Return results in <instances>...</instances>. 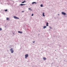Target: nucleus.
<instances>
[{
	"label": "nucleus",
	"mask_w": 67,
	"mask_h": 67,
	"mask_svg": "<svg viewBox=\"0 0 67 67\" xmlns=\"http://www.w3.org/2000/svg\"><path fill=\"white\" fill-rule=\"evenodd\" d=\"M45 14V13L43 12V14H42V15H43V16H45V15H44V14Z\"/></svg>",
	"instance_id": "nucleus-6"
},
{
	"label": "nucleus",
	"mask_w": 67,
	"mask_h": 67,
	"mask_svg": "<svg viewBox=\"0 0 67 67\" xmlns=\"http://www.w3.org/2000/svg\"><path fill=\"white\" fill-rule=\"evenodd\" d=\"M62 13L63 15H66V14L64 12H62Z\"/></svg>",
	"instance_id": "nucleus-4"
},
{
	"label": "nucleus",
	"mask_w": 67,
	"mask_h": 67,
	"mask_svg": "<svg viewBox=\"0 0 67 67\" xmlns=\"http://www.w3.org/2000/svg\"><path fill=\"white\" fill-rule=\"evenodd\" d=\"M34 15V14H32L31 16H33Z\"/></svg>",
	"instance_id": "nucleus-18"
},
{
	"label": "nucleus",
	"mask_w": 67,
	"mask_h": 67,
	"mask_svg": "<svg viewBox=\"0 0 67 67\" xmlns=\"http://www.w3.org/2000/svg\"><path fill=\"white\" fill-rule=\"evenodd\" d=\"M43 4H41V5L40 6L41 7H43V5H42Z\"/></svg>",
	"instance_id": "nucleus-14"
},
{
	"label": "nucleus",
	"mask_w": 67,
	"mask_h": 67,
	"mask_svg": "<svg viewBox=\"0 0 67 67\" xmlns=\"http://www.w3.org/2000/svg\"><path fill=\"white\" fill-rule=\"evenodd\" d=\"M45 28H46V26H43V29H45Z\"/></svg>",
	"instance_id": "nucleus-13"
},
{
	"label": "nucleus",
	"mask_w": 67,
	"mask_h": 67,
	"mask_svg": "<svg viewBox=\"0 0 67 67\" xmlns=\"http://www.w3.org/2000/svg\"><path fill=\"white\" fill-rule=\"evenodd\" d=\"M25 58L26 59L27 58V57H29V55L28 54H27L25 55Z\"/></svg>",
	"instance_id": "nucleus-2"
},
{
	"label": "nucleus",
	"mask_w": 67,
	"mask_h": 67,
	"mask_svg": "<svg viewBox=\"0 0 67 67\" xmlns=\"http://www.w3.org/2000/svg\"><path fill=\"white\" fill-rule=\"evenodd\" d=\"M35 43V41H33V43Z\"/></svg>",
	"instance_id": "nucleus-19"
},
{
	"label": "nucleus",
	"mask_w": 67,
	"mask_h": 67,
	"mask_svg": "<svg viewBox=\"0 0 67 67\" xmlns=\"http://www.w3.org/2000/svg\"><path fill=\"white\" fill-rule=\"evenodd\" d=\"M24 12V11H23L22 12Z\"/></svg>",
	"instance_id": "nucleus-20"
},
{
	"label": "nucleus",
	"mask_w": 67,
	"mask_h": 67,
	"mask_svg": "<svg viewBox=\"0 0 67 67\" xmlns=\"http://www.w3.org/2000/svg\"><path fill=\"white\" fill-rule=\"evenodd\" d=\"M2 30V28H0V31H1V30Z\"/></svg>",
	"instance_id": "nucleus-16"
},
{
	"label": "nucleus",
	"mask_w": 67,
	"mask_h": 67,
	"mask_svg": "<svg viewBox=\"0 0 67 67\" xmlns=\"http://www.w3.org/2000/svg\"><path fill=\"white\" fill-rule=\"evenodd\" d=\"M43 60H46V58L44 57L43 58Z\"/></svg>",
	"instance_id": "nucleus-5"
},
{
	"label": "nucleus",
	"mask_w": 67,
	"mask_h": 67,
	"mask_svg": "<svg viewBox=\"0 0 67 67\" xmlns=\"http://www.w3.org/2000/svg\"><path fill=\"white\" fill-rule=\"evenodd\" d=\"M10 51L11 53H13L14 52V51L13 50V48H11L10 49Z\"/></svg>",
	"instance_id": "nucleus-1"
},
{
	"label": "nucleus",
	"mask_w": 67,
	"mask_h": 67,
	"mask_svg": "<svg viewBox=\"0 0 67 67\" xmlns=\"http://www.w3.org/2000/svg\"><path fill=\"white\" fill-rule=\"evenodd\" d=\"M7 20H9L10 19L8 18H6Z\"/></svg>",
	"instance_id": "nucleus-8"
},
{
	"label": "nucleus",
	"mask_w": 67,
	"mask_h": 67,
	"mask_svg": "<svg viewBox=\"0 0 67 67\" xmlns=\"http://www.w3.org/2000/svg\"><path fill=\"white\" fill-rule=\"evenodd\" d=\"M46 26H48V23H46Z\"/></svg>",
	"instance_id": "nucleus-9"
},
{
	"label": "nucleus",
	"mask_w": 67,
	"mask_h": 67,
	"mask_svg": "<svg viewBox=\"0 0 67 67\" xmlns=\"http://www.w3.org/2000/svg\"><path fill=\"white\" fill-rule=\"evenodd\" d=\"M26 4H20V5H21V6H22V5H25Z\"/></svg>",
	"instance_id": "nucleus-7"
},
{
	"label": "nucleus",
	"mask_w": 67,
	"mask_h": 67,
	"mask_svg": "<svg viewBox=\"0 0 67 67\" xmlns=\"http://www.w3.org/2000/svg\"><path fill=\"white\" fill-rule=\"evenodd\" d=\"M18 32L19 33H20L21 34H22V32H20V31H18Z\"/></svg>",
	"instance_id": "nucleus-11"
},
{
	"label": "nucleus",
	"mask_w": 67,
	"mask_h": 67,
	"mask_svg": "<svg viewBox=\"0 0 67 67\" xmlns=\"http://www.w3.org/2000/svg\"><path fill=\"white\" fill-rule=\"evenodd\" d=\"M34 3H35V4H36V3L35 2H33L32 3V4H34Z\"/></svg>",
	"instance_id": "nucleus-10"
},
{
	"label": "nucleus",
	"mask_w": 67,
	"mask_h": 67,
	"mask_svg": "<svg viewBox=\"0 0 67 67\" xmlns=\"http://www.w3.org/2000/svg\"><path fill=\"white\" fill-rule=\"evenodd\" d=\"M5 12H7V9H6L5 10Z\"/></svg>",
	"instance_id": "nucleus-17"
},
{
	"label": "nucleus",
	"mask_w": 67,
	"mask_h": 67,
	"mask_svg": "<svg viewBox=\"0 0 67 67\" xmlns=\"http://www.w3.org/2000/svg\"><path fill=\"white\" fill-rule=\"evenodd\" d=\"M29 9L31 10V11H32V9H31L30 8H29Z\"/></svg>",
	"instance_id": "nucleus-15"
},
{
	"label": "nucleus",
	"mask_w": 67,
	"mask_h": 67,
	"mask_svg": "<svg viewBox=\"0 0 67 67\" xmlns=\"http://www.w3.org/2000/svg\"><path fill=\"white\" fill-rule=\"evenodd\" d=\"M14 19H19V18L15 16H14Z\"/></svg>",
	"instance_id": "nucleus-3"
},
{
	"label": "nucleus",
	"mask_w": 67,
	"mask_h": 67,
	"mask_svg": "<svg viewBox=\"0 0 67 67\" xmlns=\"http://www.w3.org/2000/svg\"><path fill=\"white\" fill-rule=\"evenodd\" d=\"M25 2V1H24L23 2H21L22 3H24Z\"/></svg>",
	"instance_id": "nucleus-12"
}]
</instances>
